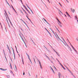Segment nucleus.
<instances>
[{"instance_id":"1","label":"nucleus","mask_w":78,"mask_h":78,"mask_svg":"<svg viewBox=\"0 0 78 78\" xmlns=\"http://www.w3.org/2000/svg\"><path fill=\"white\" fill-rule=\"evenodd\" d=\"M6 19L7 22L9 24V26L10 28H11V26L9 25V22H10V24H11V25L12 26V23H11V20H10V19H9V17L8 16H7V17H6Z\"/></svg>"},{"instance_id":"2","label":"nucleus","mask_w":78,"mask_h":78,"mask_svg":"<svg viewBox=\"0 0 78 78\" xmlns=\"http://www.w3.org/2000/svg\"><path fill=\"white\" fill-rule=\"evenodd\" d=\"M38 61L39 62V64H40V66L41 69H42V65L41 64V62H40V61H39V60H38Z\"/></svg>"},{"instance_id":"3","label":"nucleus","mask_w":78,"mask_h":78,"mask_svg":"<svg viewBox=\"0 0 78 78\" xmlns=\"http://www.w3.org/2000/svg\"><path fill=\"white\" fill-rule=\"evenodd\" d=\"M58 76L59 78H61V77H62V75L59 73H58Z\"/></svg>"},{"instance_id":"4","label":"nucleus","mask_w":78,"mask_h":78,"mask_svg":"<svg viewBox=\"0 0 78 78\" xmlns=\"http://www.w3.org/2000/svg\"><path fill=\"white\" fill-rule=\"evenodd\" d=\"M43 19L44 20V21H45V22H46V23L48 24V25H50V24L49 23H48V22H47V21L46 20H45V19H44V18H43Z\"/></svg>"},{"instance_id":"5","label":"nucleus","mask_w":78,"mask_h":78,"mask_svg":"<svg viewBox=\"0 0 78 78\" xmlns=\"http://www.w3.org/2000/svg\"><path fill=\"white\" fill-rule=\"evenodd\" d=\"M47 58H48V59H49V60H50V61H51V62L52 63H53V62H52V61H51V60L50 59V58L48 57V56H46Z\"/></svg>"},{"instance_id":"6","label":"nucleus","mask_w":78,"mask_h":78,"mask_svg":"<svg viewBox=\"0 0 78 78\" xmlns=\"http://www.w3.org/2000/svg\"><path fill=\"white\" fill-rule=\"evenodd\" d=\"M56 36H57V37L58 38V39H60V41H62V42H63L61 40V39H60V38H59V36H58V34H56Z\"/></svg>"},{"instance_id":"7","label":"nucleus","mask_w":78,"mask_h":78,"mask_svg":"<svg viewBox=\"0 0 78 78\" xmlns=\"http://www.w3.org/2000/svg\"><path fill=\"white\" fill-rule=\"evenodd\" d=\"M55 51V52L56 53V54L57 55H58V56H60V55L57 52Z\"/></svg>"},{"instance_id":"8","label":"nucleus","mask_w":78,"mask_h":78,"mask_svg":"<svg viewBox=\"0 0 78 78\" xmlns=\"http://www.w3.org/2000/svg\"><path fill=\"white\" fill-rule=\"evenodd\" d=\"M64 41L65 42V43L64 42H63V44H64V45H67V43H66V42L64 40Z\"/></svg>"},{"instance_id":"9","label":"nucleus","mask_w":78,"mask_h":78,"mask_svg":"<svg viewBox=\"0 0 78 78\" xmlns=\"http://www.w3.org/2000/svg\"><path fill=\"white\" fill-rule=\"evenodd\" d=\"M50 30H51V31H52L53 34H55V33H54V31H53V30H51V28H50Z\"/></svg>"},{"instance_id":"10","label":"nucleus","mask_w":78,"mask_h":78,"mask_svg":"<svg viewBox=\"0 0 78 78\" xmlns=\"http://www.w3.org/2000/svg\"><path fill=\"white\" fill-rule=\"evenodd\" d=\"M51 68L52 72L55 74V71H54V70H53V69H52V68H51Z\"/></svg>"},{"instance_id":"11","label":"nucleus","mask_w":78,"mask_h":78,"mask_svg":"<svg viewBox=\"0 0 78 78\" xmlns=\"http://www.w3.org/2000/svg\"><path fill=\"white\" fill-rule=\"evenodd\" d=\"M56 19H57V20L58 21V22H59L60 24H61V22L59 20H58V18H56Z\"/></svg>"},{"instance_id":"12","label":"nucleus","mask_w":78,"mask_h":78,"mask_svg":"<svg viewBox=\"0 0 78 78\" xmlns=\"http://www.w3.org/2000/svg\"><path fill=\"white\" fill-rule=\"evenodd\" d=\"M48 33H49V34H50V36H51V37H52V36H51V34L50 33V32H48Z\"/></svg>"},{"instance_id":"13","label":"nucleus","mask_w":78,"mask_h":78,"mask_svg":"<svg viewBox=\"0 0 78 78\" xmlns=\"http://www.w3.org/2000/svg\"><path fill=\"white\" fill-rule=\"evenodd\" d=\"M26 5H27V7L28 8H29V9H30V8L29 7V6H28V5L27 4Z\"/></svg>"},{"instance_id":"14","label":"nucleus","mask_w":78,"mask_h":78,"mask_svg":"<svg viewBox=\"0 0 78 78\" xmlns=\"http://www.w3.org/2000/svg\"><path fill=\"white\" fill-rule=\"evenodd\" d=\"M61 24H60V23H58V24L59 25V26H60V27H62V25H61Z\"/></svg>"},{"instance_id":"15","label":"nucleus","mask_w":78,"mask_h":78,"mask_svg":"<svg viewBox=\"0 0 78 78\" xmlns=\"http://www.w3.org/2000/svg\"><path fill=\"white\" fill-rule=\"evenodd\" d=\"M0 69L1 70H5V69H3V68H0Z\"/></svg>"},{"instance_id":"16","label":"nucleus","mask_w":78,"mask_h":78,"mask_svg":"<svg viewBox=\"0 0 78 78\" xmlns=\"http://www.w3.org/2000/svg\"><path fill=\"white\" fill-rule=\"evenodd\" d=\"M7 78H10V76H9L8 75H7Z\"/></svg>"},{"instance_id":"17","label":"nucleus","mask_w":78,"mask_h":78,"mask_svg":"<svg viewBox=\"0 0 78 78\" xmlns=\"http://www.w3.org/2000/svg\"><path fill=\"white\" fill-rule=\"evenodd\" d=\"M10 73H11V74H13V72H12V71L10 70Z\"/></svg>"},{"instance_id":"18","label":"nucleus","mask_w":78,"mask_h":78,"mask_svg":"<svg viewBox=\"0 0 78 78\" xmlns=\"http://www.w3.org/2000/svg\"><path fill=\"white\" fill-rule=\"evenodd\" d=\"M70 43V45L71 46V47H72V48H73V46H72V44H71L70 43V42H69Z\"/></svg>"},{"instance_id":"19","label":"nucleus","mask_w":78,"mask_h":78,"mask_svg":"<svg viewBox=\"0 0 78 78\" xmlns=\"http://www.w3.org/2000/svg\"><path fill=\"white\" fill-rule=\"evenodd\" d=\"M75 9H73V12H75Z\"/></svg>"},{"instance_id":"20","label":"nucleus","mask_w":78,"mask_h":78,"mask_svg":"<svg viewBox=\"0 0 78 78\" xmlns=\"http://www.w3.org/2000/svg\"><path fill=\"white\" fill-rule=\"evenodd\" d=\"M22 61L23 63V64H24V62H23V58L22 59Z\"/></svg>"},{"instance_id":"21","label":"nucleus","mask_w":78,"mask_h":78,"mask_svg":"<svg viewBox=\"0 0 78 78\" xmlns=\"http://www.w3.org/2000/svg\"><path fill=\"white\" fill-rule=\"evenodd\" d=\"M30 11H31V12H32V13L33 14L34 13H33V11H32V10H31V9H30Z\"/></svg>"},{"instance_id":"22","label":"nucleus","mask_w":78,"mask_h":78,"mask_svg":"<svg viewBox=\"0 0 78 78\" xmlns=\"http://www.w3.org/2000/svg\"><path fill=\"white\" fill-rule=\"evenodd\" d=\"M21 12L23 14V15H24V14H23V12H22V10H21Z\"/></svg>"},{"instance_id":"23","label":"nucleus","mask_w":78,"mask_h":78,"mask_svg":"<svg viewBox=\"0 0 78 78\" xmlns=\"http://www.w3.org/2000/svg\"><path fill=\"white\" fill-rule=\"evenodd\" d=\"M22 20V22H24V23H25V24H26V23H25L24 22V21L23 20Z\"/></svg>"},{"instance_id":"24","label":"nucleus","mask_w":78,"mask_h":78,"mask_svg":"<svg viewBox=\"0 0 78 78\" xmlns=\"http://www.w3.org/2000/svg\"><path fill=\"white\" fill-rule=\"evenodd\" d=\"M22 20V22H24V23H25V24H26V23H25L24 22V21L23 20Z\"/></svg>"},{"instance_id":"25","label":"nucleus","mask_w":78,"mask_h":78,"mask_svg":"<svg viewBox=\"0 0 78 78\" xmlns=\"http://www.w3.org/2000/svg\"><path fill=\"white\" fill-rule=\"evenodd\" d=\"M15 68L16 70H17V68L16 67V66H15Z\"/></svg>"},{"instance_id":"26","label":"nucleus","mask_w":78,"mask_h":78,"mask_svg":"<svg viewBox=\"0 0 78 78\" xmlns=\"http://www.w3.org/2000/svg\"><path fill=\"white\" fill-rule=\"evenodd\" d=\"M45 29L46 30V31H47L48 32H48H49V31H48V30L46 28H45Z\"/></svg>"},{"instance_id":"27","label":"nucleus","mask_w":78,"mask_h":78,"mask_svg":"<svg viewBox=\"0 0 78 78\" xmlns=\"http://www.w3.org/2000/svg\"><path fill=\"white\" fill-rule=\"evenodd\" d=\"M9 51L10 54H11V51L10 50H9Z\"/></svg>"},{"instance_id":"28","label":"nucleus","mask_w":78,"mask_h":78,"mask_svg":"<svg viewBox=\"0 0 78 78\" xmlns=\"http://www.w3.org/2000/svg\"><path fill=\"white\" fill-rule=\"evenodd\" d=\"M14 59H16V58H15V54H14Z\"/></svg>"},{"instance_id":"29","label":"nucleus","mask_w":78,"mask_h":78,"mask_svg":"<svg viewBox=\"0 0 78 78\" xmlns=\"http://www.w3.org/2000/svg\"><path fill=\"white\" fill-rule=\"evenodd\" d=\"M66 13L67 15H69V13H68L67 12H66Z\"/></svg>"},{"instance_id":"30","label":"nucleus","mask_w":78,"mask_h":78,"mask_svg":"<svg viewBox=\"0 0 78 78\" xmlns=\"http://www.w3.org/2000/svg\"><path fill=\"white\" fill-rule=\"evenodd\" d=\"M75 17H76V19H78V18H77V17L76 16Z\"/></svg>"},{"instance_id":"31","label":"nucleus","mask_w":78,"mask_h":78,"mask_svg":"<svg viewBox=\"0 0 78 78\" xmlns=\"http://www.w3.org/2000/svg\"><path fill=\"white\" fill-rule=\"evenodd\" d=\"M68 17H71L70 16V15H69V14H68Z\"/></svg>"},{"instance_id":"32","label":"nucleus","mask_w":78,"mask_h":78,"mask_svg":"<svg viewBox=\"0 0 78 78\" xmlns=\"http://www.w3.org/2000/svg\"><path fill=\"white\" fill-rule=\"evenodd\" d=\"M27 55L28 56V58H30V56H29V55Z\"/></svg>"},{"instance_id":"33","label":"nucleus","mask_w":78,"mask_h":78,"mask_svg":"<svg viewBox=\"0 0 78 78\" xmlns=\"http://www.w3.org/2000/svg\"><path fill=\"white\" fill-rule=\"evenodd\" d=\"M25 9L27 10V11H28V9H27L26 7V8H25Z\"/></svg>"},{"instance_id":"34","label":"nucleus","mask_w":78,"mask_h":78,"mask_svg":"<svg viewBox=\"0 0 78 78\" xmlns=\"http://www.w3.org/2000/svg\"><path fill=\"white\" fill-rule=\"evenodd\" d=\"M12 9H13V10H14V8H13V6H12Z\"/></svg>"},{"instance_id":"35","label":"nucleus","mask_w":78,"mask_h":78,"mask_svg":"<svg viewBox=\"0 0 78 78\" xmlns=\"http://www.w3.org/2000/svg\"><path fill=\"white\" fill-rule=\"evenodd\" d=\"M23 7H24L25 8H26V7L24 5H23Z\"/></svg>"},{"instance_id":"36","label":"nucleus","mask_w":78,"mask_h":78,"mask_svg":"<svg viewBox=\"0 0 78 78\" xmlns=\"http://www.w3.org/2000/svg\"><path fill=\"white\" fill-rule=\"evenodd\" d=\"M25 44L26 45V48H27V45L25 43Z\"/></svg>"},{"instance_id":"37","label":"nucleus","mask_w":78,"mask_h":78,"mask_svg":"<svg viewBox=\"0 0 78 78\" xmlns=\"http://www.w3.org/2000/svg\"><path fill=\"white\" fill-rule=\"evenodd\" d=\"M25 13L27 15H28V14H27V12H26V11H25Z\"/></svg>"},{"instance_id":"38","label":"nucleus","mask_w":78,"mask_h":78,"mask_svg":"<svg viewBox=\"0 0 78 78\" xmlns=\"http://www.w3.org/2000/svg\"><path fill=\"white\" fill-rule=\"evenodd\" d=\"M58 9V11H59V12H60L61 11L60 10V9Z\"/></svg>"},{"instance_id":"39","label":"nucleus","mask_w":78,"mask_h":78,"mask_svg":"<svg viewBox=\"0 0 78 78\" xmlns=\"http://www.w3.org/2000/svg\"><path fill=\"white\" fill-rule=\"evenodd\" d=\"M71 73L72 75H73V73H72V72H70Z\"/></svg>"},{"instance_id":"40","label":"nucleus","mask_w":78,"mask_h":78,"mask_svg":"<svg viewBox=\"0 0 78 78\" xmlns=\"http://www.w3.org/2000/svg\"><path fill=\"white\" fill-rule=\"evenodd\" d=\"M10 66L11 68L12 69V66H11V64H10Z\"/></svg>"},{"instance_id":"41","label":"nucleus","mask_w":78,"mask_h":78,"mask_svg":"<svg viewBox=\"0 0 78 78\" xmlns=\"http://www.w3.org/2000/svg\"><path fill=\"white\" fill-rule=\"evenodd\" d=\"M62 68H63L64 69V70H66V69H65V68L64 67V66H63V67H62Z\"/></svg>"},{"instance_id":"42","label":"nucleus","mask_w":78,"mask_h":78,"mask_svg":"<svg viewBox=\"0 0 78 78\" xmlns=\"http://www.w3.org/2000/svg\"><path fill=\"white\" fill-rule=\"evenodd\" d=\"M34 61L35 64H36V61H35V59H34Z\"/></svg>"},{"instance_id":"43","label":"nucleus","mask_w":78,"mask_h":78,"mask_svg":"<svg viewBox=\"0 0 78 78\" xmlns=\"http://www.w3.org/2000/svg\"><path fill=\"white\" fill-rule=\"evenodd\" d=\"M23 75H25V72H24L23 73Z\"/></svg>"},{"instance_id":"44","label":"nucleus","mask_w":78,"mask_h":78,"mask_svg":"<svg viewBox=\"0 0 78 78\" xmlns=\"http://www.w3.org/2000/svg\"><path fill=\"white\" fill-rule=\"evenodd\" d=\"M59 64H60L61 65V66L62 65L61 64V62H59Z\"/></svg>"},{"instance_id":"45","label":"nucleus","mask_w":78,"mask_h":78,"mask_svg":"<svg viewBox=\"0 0 78 78\" xmlns=\"http://www.w3.org/2000/svg\"><path fill=\"white\" fill-rule=\"evenodd\" d=\"M8 50H10V49H9V47H8Z\"/></svg>"},{"instance_id":"46","label":"nucleus","mask_w":78,"mask_h":78,"mask_svg":"<svg viewBox=\"0 0 78 78\" xmlns=\"http://www.w3.org/2000/svg\"><path fill=\"white\" fill-rule=\"evenodd\" d=\"M29 60H30V62H31V59H30V58H29Z\"/></svg>"},{"instance_id":"47","label":"nucleus","mask_w":78,"mask_h":78,"mask_svg":"<svg viewBox=\"0 0 78 78\" xmlns=\"http://www.w3.org/2000/svg\"><path fill=\"white\" fill-rule=\"evenodd\" d=\"M73 49L75 50V51H76V50H75V48H73Z\"/></svg>"},{"instance_id":"48","label":"nucleus","mask_w":78,"mask_h":78,"mask_svg":"<svg viewBox=\"0 0 78 78\" xmlns=\"http://www.w3.org/2000/svg\"><path fill=\"white\" fill-rule=\"evenodd\" d=\"M56 30H58V31H59V30H58V28H56Z\"/></svg>"},{"instance_id":"49","label":"nucleus","mask_w":78,"mask_h":78,"mask_svg":"<svg viewBox=\"0 0 78 78\" xmlns=\"http://www.w3.org/2000/svg\"><path fill=\"white\" fill-rule=\"evenodd\" d=\"M51 57L52 58V59H54V58H53V57H51Z\"/></svg>"},{"instance_id":"50","label":"nucleus","mask_w":78,"mask_h":78,"mask_svg":"<svg viewBox=\"0 0 78 78\" xmlns=\"http://www.w3.org/2000/svg\"><path fill=\"white\" fill-rule=\"evenodd\" d=\"M60 13H61V14H62V12H61V11H60Z\"/></svg>"},{"instance_id":"51","label":"nucleus","mask_w":78,"mask_h":78,"mask_svg":"<svg viewBox=\"0 0 78 78\" xmlns=\"http://www.w3.org/2000/svg\"><path fill=\"white\" fill-rule=\"evenodd\" d=\"M61 66H62V67H63L64 66H62V65H61Z\"/></svg>"},{"instance_id":"52","label":"nucleus","mask_w":78,"mask_h":78,"mask_svg":"<svg viewBox=\"0 0 78 78\" xmlns=\"http://www.w3.org/2000/svg\"><path fill=\"white\" fill-rule=\"evenodd\" d=\"M73 76H74V78H75V76H74V75H73Z\"/></svg>"},{"instance_id":"53","label":"nucleus","mask_w":78,"mask_h":78,"mask_svg":"<svg viewBox=\"0 0 78 78\" xmlns=\"http://www.w3.org/2000/svg\"><path fill=\"white\" fill-rule=\"evenodd\" d=\"M36 77L37 78V75H36Z\"/></svg>"},{"instance_id":"54","label":"nucleus","mask_w":78,"mask_h":78,"mask_svg":"<svg viewBox=\"0 0 78 78\" xmlns=\"http://www.w3.org/2000/svg\"><path fill=\"white\" fill-rule=\"evenodd\" d=\"M54 67L55 69H56V67H55V66H54Z\"/></svg>"},{"instance_id":"55","label":"nucleus","mask_w":78,"mask_h":78,"mask_svg":"<svg viewBox=\"0 0 78 78\" xmlns=\"http://www.w3.org/2000/svg\"><path fill=\"white\" fill-rule=\"evenodd\" d=\"M44 46V47H45L46 48H47L45 47V46Z\"/></svg>"},{"instance_id":"56","label":"nucleus","mask_w":78,"mask_h":78,"mask_svg":"<svg viewBox=\"0 0 78 78\" xmlns=\"http://www.w3.org/2000/svg\"><path fill=\"white\" fill-rule=\"evenodd\" d=\"M66 67L67 68V69H68H68H68V68H67V67L66 66Z\"/></svg>"},{"instance_id":"57","label":"nucleus","mask_w":78,"mask_h":78,"mask_svg":"<svg viewBox=\"0 0 78 78\" xmlns=\"http://www.w3.org/2000/svg\"><path fill=\"white\" fill-rule=\"evenodd\" d=\"M66 67L67 68V69H68H68H68V68H67V67L66 66Z\"/></svg>"},{"instance_id":"58","label":"nucleus","mask_w":78,"mask_h":78,"mask_svg":"<svg viewBox=\"0 0 78 78\" xmlns=\"http://www.w3.org/2000/svg\"><path fill=\"white\" fill-rule=\"evenodd\" d=\"M26 17H27V19H28V16H26Z\"/></svg>"},{"instance_id":"59","label":"nucleus","mask_w":78,"mask_h":78,"mask_svg":"<svg viewBox=\"0 0 78 78\" xmlns=\"http://www.w3.org/2000/svg\"><path fill=\"white\" fill-rule=\"evenodd\" d=\"M29 20H30V22H31V20H30V19H29Z\"/></svg>"},{"instance_id":"60","label":"nucleus","mask_w":78,"mask_h":78,"mask_svg":"<svg viewBox=\"0 0 78 78\" xmlns=\"http://www.w3.org/2000/svg\"><path fill=\"white\" fill-rule=\"evenodd\" d=\"M66 1H67V2H68V3H69V1H68L66 0Z\"/></svg>"},{"instance_id":"61","label":"nucleus","mask_w":78,"mask_h":78,"mask_svg":"<svg viewBox=\"0 0 78 78\" xmlns=\"http://www.w3.org/2000/svg\"><path fill=\"white\" fill-rule=\"evenodd\" d=\"M71 11H72V8H71Z\"/></svg>"},{"instance_id":"62","label":"nucleus","mask_w":78,"mask_h":78,"mask_svg":"<svg viewBox=\"0 0 78 78\" xmlns=\"http://www.w3.org/2000/svg\"><path fill=\"white\" fill-rule=\"evenodd\" d=\"M59 5H61V4L60 3V2L59 3Z\"/></svg>"},{"instance_id":"63","label":"nucleus","mask_w":78,"mask_h":78,"mask_svg":"<svg viewBox=\"0 0 78 78\" xmlns=\"http://www.w3.org/2000/svg\"><path fill=\"white\" fill-rule=\"evenodd\" d=\"M58 32H59V33H60V31H59V30H58Z\"/></svg>"},{"instance_id":"64","label":"nucleus","mask_w":78,"mask_h":78,"mask_svg":"<svg viewBox=\"0 0 78 78\" xmlns=\"http://www.w3.org/2000/svg\"><path fill=\"white\" fill-rule=\"evenodd\" d=\"M77 22H78V20H77Z\"/></svg>"}]
</instances>
